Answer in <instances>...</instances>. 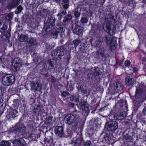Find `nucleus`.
<instances>
[{
  "label": "nucleus",
  "instance_id": "nucleus-14",
  "mask_svg": "<svg viewBox=\"0 0 146 146\" xmlns=\"http://www.w3.org/2000/svg\"><path fill=\"white\" fill-rule=\"evenodd\" d=\"M62 4L64 9H68L69 7V0H63Z\"/></svg>",
  "mask_w": 146,
  "mask_h": 146
},
{
  "label": "nucleus",
  "instance_id": "nucleus-1",
  "mask_svg": "<svg viewBox=\"0 0 146 146\" xmlns=\"http://www.w3.org/2000/svg\"><path fill=\"white\" fill-rule=\"evenodd\" d=\"M15 80V76L11 74H7L3 78L2 82L3 84L6 86L12 85Z\"/></svg>",
  "mask_w": 146,
  "mask_h": 146
},
{
  "label": "nucleus",
  "instance_id": "nucleus-26",
  "mask_svg": "<svg viewBox=\"0 0 146 146\" xmlns=\"http://www.w3.org/2000/svg\"><path fill=\"white\" fill-rule=\"evenodd\" d=\"M114 117L115 118L119 119H121L123 117L122 115L119 113H116L115 114Z\"/></svg>",
  "mask_w": 146,
  "mask_h": 146
},
{
  "label": "nucleus",
  "instance_id": "nucleus-9",
  "mask_svg": "<svg viewBox=\"0 0 146 146\" xmlns=\"http://www.w3.org/2000/svg\"><path fill=\"white\" fill-rule=\"evenodd\" d=\"M18 125H17L15 127H12L11 129V131H12L13 133H17V132L20 131L23 132V131L24 130L25 127L23 125H20L19 126L20 127V128L19 129L18 128Z\"/></svg>",
  "mask_w": 146,
  "mask_h": 146
},
{
  "label": "nucleus",
  "instance_id": "nucleus-4",
  "mask_svg": "<svg viewBox=\"0 0 146 146\" xmlns=\"http://www.w3.org/2000/svg\"><path fill=\"white\" fill-rule=\"evenodd\" d=\"M64 120L66 123L70 124L75 121V119L73 115L72 114H68L65 117Z\"/></svg>",
  "mask_w": 146,
  "mask_h": 146
},
{
  "label": "nucleus",
  "instance_id": "nucleus-29",
  "mask_svg": "<svg viewBox=\"0 0 146 146\" xmlns=\"http://www.w3.org/2000/svg\"><path fill=\"white\" fill-rule=\"evenodd\" d=\"M116 89L117 90V91H119L121 89V86L120 84H116Z\"/></svg>",
  "mask_w": 146,
  "mask_h": 146
},
{
  "label": "nucleus",
  "instance_id": "nucleus-27",
  "mask_svg": "<svg viewBox=\"0 0 146 146\" xmlns=\"http://www.w3.org/2000/svg\"><path fill=\"white\" fill-rule=\"evenodd\" d=\"M51 36H52L53 38L55 39L57 38L58 36V34L56 32H54L52 33Z\"/></svg>",
  "mask_w": 146,
  "mask_h": 146
},
{
  "label": "nucleus",
  "instance_id": "nucleus-32",
  "mask_svg": "<svg viewBox=\"0 0 146 146\" xmlns=\"http://www.w3.org/2000/svg\"><path fill=\"white\" fill-rule=\"evenodd\" d=\"M90 141H88L84 143V146H89L90 145Z\"/></svg>",
  "mask_w": 146,
  "mask_h": 146
},
{
  "label": "nucleus",
  "instance_id": "nucleus-23",
  "mask_svg": "<svg viewBox=\"0 0 146 146\" xmlns=\"http://www.w3.org/2000/svg\"><path fill=\"white\" fill-rule=\"evenodd\" d=\"M93 41H92L91 42V44H93L94 46H98L100 45V41H96L95 43H93Z\"/></svg>",
  "mask_w": 146,
  "mask_h": 146
},
{
  "label": "nucleus",
  "instance_id": "nucleus-19",
  "mask_svg": "<svg viewBox=\"0 0 146 146\" xmlns=\"http://www.w3.org/2000/svg\"><path fill=\"white\" fill-rule=\"evenodd\" d=\"M27 35H21L19 38V40L21 41H24L27 39Z\"/></svg>",
  "mask_w": 146,
  "mask_h": 146
},
{
  "label": "nucleus",
  "instance_id": "nucleus-3",
  "mask_svg": "<svg viewBox=\"0 0 146 146\" xmlns=\"http://www.w3.org/2000/svg\"><path fill=\"white\" fill-rule=\"evenodd\" d=\"M55 134L59 137H62L64 135L63 128L60 126H57L54 129Z\"/></svg>",
  "mask_w": 146,
  "mask_h": 146
},
{
  "label": "nucleus",
  "instance_id": "nucleus-10",
  "mask_svg": "<svg viewBox=\"0 0 146 146\" xmlns=\"http://www.w3.org/2000/svg\"><path fill=\"white\" fill-rule=\"evenodd\" d=\"M14 146H23L25 144L24 140L22 139H15L13 142Z\"/></svg>",
  "mask_w": 146,
  "mask_h": 146
},
{
  "label": "nucleus",
  "instance_id": "nucleus-12",
  "mask_svg": "<svg viewBox=\"0 0 146 146\" xmlns=\"http://www.w3.org/2000/svg\"><path fill=\"white\" fill-rule=\"evenodd\" d=\"M74 32L79 36H82V28L80 26H78L74 30Z\"/></svg>",
  "mask_w": 146,
  "mask_h": 146
},
{
  "label": "nucleus",
  "instance_id": "nucleus-17",
  "mask_svg": "<svg viewBox=\"0 0 146 146\" xmlns=\"http://www.w3.org/2000/svg\"><path fill=\"white\" fill-rule=\"evenodd\" d=\"M74 85L71 82H68L67 85V88L68 90H72L73 89Z\"/></svg>",
  "mask_w": 146,
  "mask_h": 146
},
{
  "label": "nucleus",
  "instance_id": "nucleus-21",
  "mask_svg": "<svg viewBox=\"0 0 146 146\" xmlns=\"http://www.w3.org/2000/svg\"><path fill=\"white\" fill-rule=\"evenodd\" d=\"M104 53V50L102 49H100L97 51V54L98 55L100 56H103Z\"/></svg>",
  "mask_w": 146,
  "mask_h": 146
},
{
  "label": "nucleus",
  "instance_id": "nucleus-33",
  "mask_svg": "<svg viewBox=\"0 0 146 146\" xmlns=\"http://www.w3.org/2000/svg\"><path fill=\"white\" fill-rule=\"evenodd\" d=\"M2 24L0 22V29H3V28L4 30L5 29H6L7 28V26L5 25H3L2 27H1Z\"/></svg>",
  "mask_w": 146,
  "mask_h": 146
},
{
  "label": "nucleus",
  "instance_id": "nucleus-49",
  "mask_svg": "<svg viewBox=\"0 0 146 146\" xmlns=\"http://www.w3.org/2000/svg\"><path fill=\"white\" fill-rule=\"evenodd\" d=\"M60 14H58V15H59Z\"/></svg>",
  "mask_w": 146,
  "mask_h": 146
},
{
  "label": "nucleus",
  "instance_id": "nucleus-45",
  "mask_svg": "<svg viewBox=\"0 0 146 146\" xmlns=\"http://www.w3.org/2000/svg\"><path fill=\"white\" fill-rule=\"evenodd\" d=\"M46 122H47V123H49L51 122V121H50L49 120L48 122L47 121Z\"/></svg>",
  "mask_w": 146,
  "mask_h": 146
},
{
  "label": "nucleus",
  "instance_id": "nucleus-5",
  "mask_svg": "<svg viewBox=\"0 0 146 146\" xmlns=\"http://www.w3.org/2000/svg\"><path fill=\"white\" fill-rule=\"evenodd\" d=\"M31 89L34 91H40L42 89L41 85L38 82L35 83L33 82L31 84Z\"/></svg>",
  "mask_w": 146,
  "mask_h": 146
},
{
  "label": "nucleus",
  "instance_id": "nucleus-6",
  "mask_svg": "<svg viewBox=\"0 0 146 146\" xmlns=\"http://www.w3.org/2000/svg\"><path fill=\"white\" fill-rule=\"evenodd\" d=\"M114 26L112 25L109 23L104 24L103 26V29L104 30L108 33H111L114 30L113 29Z\"/></svg>",
  "mask_w": 146,
  "mask_h": 146
},
{
  "label": "nucleus",
  "instance_id": "nucleus-24",
  "mask_svg": "<svg viewBox=\"0 0 146 146\" xmlns=\"http://www.w3.org/2000/svg\"><path fill=\"white\" fill-rule=\"evenodd\" d=\"M13 17L12 14L11 13L8 14L5 17V19L8 20H11Z\"/></svg>",
  "mask_w": 146,
  "mask_h": 146
},
{
  "label": "nucleus",
  "instance_id": "nucleus-35",
  "mask_svg": "<svg viewBox=\"0 0 146 146\" xmlns=\"http://www.w3.org/2000/svg\"><path fill=\"white\" fill-rule=\"evenodd\" d=\"M68 93L66 92H64L62 94V96H68Z\"/></svg>",
  "mask_w": 146,
  "mask_h": 146
},
{
  "label": "nucleus",
  "instance_id": "nucleus-34",
  "mask_svg": "<svg viewBox=\"0 0 146 146\" xmlns=\"http://www.w3.org/2000/svg\"><path fill=\"white\" fill-rule=\"evenodd\" d=\"M74 15L76 17H78L80 16V13L78 12V11H75L74 13Z\"/></svg>",
  "mask_w": 146,
  "mask_h": 146
},
{
  "label": "nucleus",
  "instance_id": "nucleus-40",
  "mask_svg": "<svg viewBox=\"0 0 146 146\" xmlns=\"http://www.w3.org/2000/svg\"><path fill=\"white\" fill-rule=\"evenodd\" d=\"M40 106H38L37 107V108L38 110L39 111H40Z\"/></svg>",
  "mask_w": 146,
  "mask_h": 146
},
{
  "label": "nucleus",
  "instance_id": "nucleus-42",
  "mask_svg": "<svg viewBox=\"0 0 146 146\" xmlns=\"http://www.w3.org/2000/svg\"><path fill=\"white\" fill-rule=\"evenodd\" d=\"M139 93V92L138 91V90L137 89H136V94H138Z\"/></svg>",
  "mask_w": 146,
  "mask_h": 146
},
{
  "label": "nucleus",
  "instance_id": "nucleus-31",
  "mask_svg": "<svg viewBox=\"0 0 146 146\" xmlns=\"http://www.w3.org/2000/svg\"><path fill=\"white\" fill-rule=\"evenodd\" d=\"M125 66H129L130 65V62L128 60H126L125 63Z\"/></svg>",
  "mask_w": 146,
  "mask_h": 146
},
{
  "label": "nucleus",
  "instance_id": "nucleus-41",
  "mask_svg": "<svg viewBox=\"0 0 146 146\" xmlns=\"http://www.w3.org/2000/svg\"><path fill=\"white\" fill-rule=\"evenodd\" d=\"M75 101L77 102H79V98H76L75 100Z\"/></svg>",
  "mask_w": 146,
  "mask_h": 146
},
{
  "label": "nucleus",
  "instance_id": "nucleus-44",
  "mask_svg": "<svg viewBox=\"0 0 146 146\" xmlns=\"http://www.w3.org/2000/svg\"><path fill=\"white\" fill-rule=\"evenodd\" d=\"M3 101V100L2 99H0V102L1 103Z\"/></svg>",
  "mask_w": 146,
  "mask_h": 146
},
{
  "label": "nucleus",
  "instance_id": "nucleus-7",
  "mask_svg": "<svg viewBox=\"0 0 146 146\" xmlns=\"http://www.w3.org/2000/svg\"><path fill=\"white\" fill-rule=\"evenodd\" d=\"M19 58H16L14 60V61L12 63V69L15 72L19 70L20 66L19 62H17V60H19Z\"/></svg>",
  "mask_w": 146,
  "mask_h": 146
},
{
  "label": "nucleus",
  "instance_id": "nucleus-2",
  "mask_svg": "<svg viewBox=\"0 0 146 146\" xmlns=\"http://www.w3.org/2000/svg\"><path fill=\"white\" fill-rule=\"evenodd\" d=\"M81 102H80L78 105V107L80 110H82L83 111V113H84V114L85 115H87L89 112L87 103L82 99H81Z\"/></svg>",
  "mask_w": 146,
  "mask_h": 146
},
{
  "label": "nucleus",
  "instance_id": "nucleus-18",
  "mask_svg": "<svg viewBox=\"0 0 146 146\" xmlns=\"http://www.w3.org/2000/svg\"><path fill=\"white\" fill-rule=\"evenodd\" d=\"M36 43V40L34 38H31L28 44L30 45H34Z\"/></svg>",
  "mask_w": 146,
  "mask_h": 146
},
{
  "label": "nucleus",
  "instance_id": "nucleus-30",
  "mask_svg": "<svg viewBox=\"0 0 146 146\" xmlns=\"http://www.w3.org/2000/svg\"><path fill=\"white\" fill-rule=\"evenodd\" d=\"M72 16L70 15H67L65 18L64 19L66 21L70 20L72 19Z\"/></svg>",
  "mask_w": 146,
  "mask_h": 146
},
{
  "label": "nucleus",
  "instance_id": "nucleus-16",
  "mask_svg": "<svg viewBox=\"0 0 146 146\" xmlns=\"http://www.w3.org/2000/svg\"><path fill=\"white\" fill-rule=\"evenodd\" d=\"M20 0H13L11 3V7L16 6L19 4Z\"/></svg>",
  "mask_w": 146,
  "mask_h": 146
},
{
  "label": "nucleus",
  "instance_id": "nucleus-20",
  "mask_svg": "<svg viewBox=\"0 0 146 146\" xmlns=\"http://www.w3.org/2000/svg\"><path fill=\"white\" fill-rule=\"evenodd\" d=\"M0 146H10V144L8 141H3L0 143Z\"/></svg>",
  "mask_w": 146,
  "mask_h": 146
},
{
  "label": "nucleus",
  "instance_id": "nucleus-50",
  "mask_svg": "<svg viewBox=\"0 0 146 146\" xmlns=\"http://www.w3.org/2000/svg\"><path fill=\"white\" fill-rule=\"evenodd\" d=\"M145 0V1H146V0Z\"/></svg>",
  "mask_w": 146,
  "mask_h": 146
},
{
  "label": "nucleus",
  "instance_id": "nucleus-36",
  "mask_svg": "<svg viewBox=\"0 0 146 146\" xmlns=\"http://www.w3.org/2000/svg\"><path fill=\"white\" fill-rule=\"evenodd\" d=\"M79 140L78 139L76 141L74 142L76 146H78L80 144V142L79 141Z\"/></svg>",
  "mask_w": 146,
  "mask_h": 146
},
{
  "label": "nucleus",
  "instance_id": "nucleus-46",
  "mask_svg": "<svg viewBox=\"0 0 146 146\" xmlns=\"http://www.w3.org/2000/svg\"><path fill=\"white\" fill-rule=\"evenodd\" d=\"M63 12L64 13V14H65L66 13V11H63Z\"/></svg>",
  "mask_w": 146,
  "mask_h": 146
},
{
  "label": "nucleus",
  "instance_id": "nucleus-43",
  "mask_svg": "<svg viewBox=\"0 0 146 146\" xmlns=\"http://www.w3.org/2000/svg\"><path fill=\"white\" fill-rule=\"evenodd\" d=\"M74 98V97L73 96H72L70 98V100H73Z\"/></svg>",
  "mask_w": 146,
  "mask_h": 146
},
{
  "label": "nucleus",
  "instance_id": "nucleus-48",
  "mask_svg": "<svg viewBox=\"0 0 146 146\" xmlns=\"http://www.w3.org/2000/svg\"><path fill=\"white\" fill-rule=\"evenodd\" d=\"M51 67H53V66L52 65H51Z\"/></svg>",
  "mask_w": 146,
  "mask_h": 146
},
{
  "label": "nucleus",
  "instance_id": "nucleus-37",
  "mask_svg": "<svg viewBox=\"0 0 146 146\" xmlns=\"http://www.w3.org/2000/svg\"><path fill=\"white\" fill-rule=\"evenodd\" d=\"M4 61L5 60L4 59L0 58V64H3Z\"/></svg>",
  "mask_w": 146,
  "mask_h": 146
},
{
  "label": "nucleus",
  "instance_id": "nucleus-15",
  "mask_svg": "<svg viewBox=\"0 0 146 146\" xmlns=\"http://www.w3.org/2000/svg\"><path fill=\"white\" fill-rule=\"evenodd\" d=\"M126 83L128 85H131L133 83V80L129 77H127L126 79Z\"/></svg>",
  "mask_w": 146,
  "mask_h": 146
},
{
  "label": "nucleus",
  "instance_id": "nucleus-39",
  "mask_svg": "<svg viewBox=\"0 0 146 146\" xmlns=\"http://www.w3.org/2000/svg\"><path fill=\"white\" fill-rule=\"evenodd\" d=\"M143 111L144 114L146 115V107L144 108L143 110Z\"/></svg>",
  "mask_w": 146,
  "mask_h": 146
},
{
  "label": "nucleus",
  "instance_id": "nucleus-25",
  "mask_svg": "<svg viewBox=\"0 0 146 146\" xmlns=\"http://www.w3.org/2000/svg\"><path fill=\"white\" fill-rule=\"evenodd\" d=\"M88 19L86 18H82L80 20L81 22L83 23H87Z\"/></svg>",
  "mask_w": 146,
  "mask_h": 146
},
{
  "label": "nucleus",
  "instance_id": "nucleus-28",
  "mask_svg": "<svg viewBox=\"0 0 146 146\" xmlns=\"http://www.w3.org/2000/svg\"><path fill=\"white\" fill-rule=\"evenodd\" d=\"M73 42L75 46H77L80 44V41L78 40H76L73 41Z\"/></svg>",
  "mask_w": 146,
  "mask_h": 146
},
{
  "label": "nucleus",
  "instance_id": "nucleus-22",
  "mask_svg": "<svg viewBox=\"0 0 146 146\" xmlns=\"http://www.w3.org/2000/svg\"><path fill=\"white\" fill-rule=\"evenodd\" d=\"M22 10V7L19 5L17 7V10L15 11V13L16 14L19 13Z\"/></svg>",
  "mask_w": 146,
  "mask_h": 146
},
{
  "label": "nucleus",
  "instance_id": "nucleus-8",
  "mask_svg": "<svg viewBox=\"0 0 146 146\" xmlns=\"http://www.w3.org/2000/svg\"><path fill=\"white\" fill-rule=\"evenodd\" d=\"M108 127L109 130H114L117 128L118 125L115 121H110L109 122Z\"/></svg>",
  "mask_w": 146,
  "mask_h": 146
},
{
  "label": "nucleus",
  "instance_id": "nucleus-38",
  "mask_svg": "<svg viewBox=\"0 0 146 146\" xmlns=\"http://www.w3.org/2000/svg\"><path fill=\"white\" fill-rule=\"evenodd\" d=\"M133 70V72L135 73H136L137 71V69L136 68H134Z\"/></svg>",
  "mask_w": 146,
  "mask_h": 146
},
{
  "label": "nucleus",
  "instance_id": "nucleus-11",
  "mask_svg": "<svg viewBox=\"0 0 146 146\" xmlns=\"http://www.w3.org/2000/svg\"><path fill=\"white\" fill-rule=\"evenodd\" d=\"M110 40H107L106 41L107 44L109 46L111 47L112 48H113L114 47L115 48L116 46V41L114 39L110 38Z\"/></svg>",
  "mask_w": 146,
  "mask_h": 146
},
{
  "label": "nucleus",
  "instance_id": "nucleus-13",
  "mask_svg": "<svg viewBox=\"0 0 146 146\" xmlns=\"http://www.w3.org/2000/svg\"><path fill=\"white\" fill-rule=\"evenodd\" d=\"M17 111L15 109H13L10 112L9 115L10 117L14 118L17 115Z\"/></svg>",
  "mask_w": 146,
  "mask_h": 146
},
{
  "label": "nucleus",
  "instance_id": "nucleus-47",
  "mask_svg": "<svg viewBox=\"0 0 146 146\" xmlns=\"http://www.w3.org/2000/svg\"><path fill=\"white\" fill-rule=\"evenodd\" d=\"M9 36H10V34H9Z\"/></svg>",
  "mask_w": 146,
  "mask_h": 146
}]
</instances>
